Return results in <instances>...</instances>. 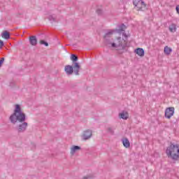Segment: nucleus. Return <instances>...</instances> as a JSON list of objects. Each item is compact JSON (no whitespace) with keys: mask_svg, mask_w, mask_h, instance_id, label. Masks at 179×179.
Here are the masks:
<instances>
[{"mask_svg":"<svg viewBox=\"0 0 179 179\" xmlns=\"http://www.w3.org/2000/svg\"><path fill=\"white\" fill-rule=\"evenodd\" d=\"M9 120L11 124H16V122H20L16 127L15 129L18 134H23L27 129L29 123L26 121V114L22 110V107L19 104H15L13 113L10 116Z\"/></svg>","mask_w":179,"mask_h":179,"instance_id":"1","label":"nucleus"},{"mask_svg":"<svg viewBox=\"0 0 179 179\" xmlns=\"http://www.w3.org/2000/svg\"><path fill=\"white\" fill-rule=\"evenodd\" d=\"M125 29H127V26L124 24H122L119 26L118 29H112L108 31L103 36L105 40L106 45H110L112 48H116L118 50H125L127 47H128V42L124 39L121 38V36L117 38V43H111L110 38H111V36L114 34V33H122V31H125Z\"/></svg>","mask_w":179,"mask_h":179,"instance_id":"2","label":"nucleus"},{"mask_svg":"<svg viewBox=\"0 0 179 179\" xmlns=\"http://www.w3.org/2000/svg\"><path fill=\"white\" fill-rule=\"evenodd\" d=\"M166 156L169 159H171L173 162H178L179 160V145L170 143L166 150Z\"/></svg>","mask_w":179,"mask_h":179,"instance_id":"3","label":"nucleus"},{"mask_svg":"<svg viewBox=\"0 0 179 179\" xmlns=\"http://www.w3.org/2000/svg\"><path fill=\"white\" fill-rule=\"evenodd\" d=\"M133 4L134 5L135 8H137V10H141V12L148 10V5L142 0H134Z\"/></svg>","mask_w":179,"mask_h":179,"instance_id":"4","label":"nucleus"},{"mask_svg":"<svg viewBox=\"0 0 179 179\" xmlns=\"http://www.w3.org/2000/svg\"><path fill=\"white\" fill-rule=\"evenodd\" d=\"M174 107H169L165 110V118L170 120L174 115Z\"/></svg>","mask_w":179,"mask_h":179,"instance_id":"5","label":"nucleus"},{"mask_svg":"<svg viewBox=\"0 0 179 179\" xmlns=\"http://www.w3.org/2000/svg\"><path fill=\"white\" fill-rule=\"evenodd\" d=\"M92 136H93V133L90 129H87L84 131L82 135V138L84 141H87L88 139H90Z\"/></svg>","mask_w":179,"mask_h":179,"instance_id":"6","label":"nucleus"},{"mask_svg":"<svg viewBox=\"0 0 179 179\" xmlns=\"http://www.w3.org/2000/svg\"><path fill=\"white\" fill-rule=\"evenodd\" d=\"M71 66L73 67L75 75H79V71H80V64H79L78 62H76L73 63Z\"/></svg>","mask_w":179,"mask_h":179,"instance_id":"7","label":"nucleus"},{"mask_svg":"<svg viewBox=\"0 0 179 179\" xmlns=\"http://www.w3.org/2000/svg\"><path fill=\"white\" fill-rule=\"evenodd\" d=\"M29 44L34 47L37 45V36H31L29 37Z\"/></svg>","mask_w":179,"mask_h":179,"instance_id":"8","label":"nucleus"},{"mask_svg":"<svg viewBox=\"0 0 179 179\" xmlns=\"http://www.w3.org/2000/svg\"><path fill=\"white\" fill-rule=\"evenodd\" d=\"M64 71L66 72V75H72L75 71L73 70V67L71 65H66L64 67Z\"/></svg>","mask_w":179,"mask_h":179,"instance_id":"9","label":"nucleus"},{"mask_svg":"<svg viewBox=\"0 0 179 179\" xmlns=\"http://www.w3.org/2000/svg\"><path fill=\"white\" fill-rule=\"evenodd\" d=\"M134 52L138 55V57H145V50L141 48L135 49Z\"/></svg>","mask_w":179,"mask_h":179,"instance_id":"10","label":"nucleus"},{"mask_svg":"<svg viewBox=\"0 0 179 179\" xmlns=\"http://www.w3.org/2000/svg\"><path fill=\"white\" fill-rule=\"evenodd\" d=\"M80 149L82 148L79 145H73L71 148V155L73 156V155H75L78 150H80Z\"/></svg>","mask_w":179,"mask_h":179,"instance_id":"11","label":"nucleus"},{"mask_svg":"<svg viewBox=\"0 0 179 179\" xmlns=\"http://www.w3.org/2000/svg\"><path fill=\"white\" fill-rule=\"evenodd\" d=\"M122 142L123 146L126 148H128L131 146V143H129V140H128L127 138H122Z\"/></svg>","mask_w":179,"mask_h":179,"instance_id":"12","label":"nucleus"},{"mask_svg":"<svg viewBox=\"0 0 179 179\" xmlns=\"http://www.w3.org/2000/svg\"><path fill=\"white\" fill-rule=\"evenodd\" d=\"M129 113L128 112L123 110L122 113H119V117L122 120H127L129 117Z\"/></svg>","mask_w":179,"mask_h":179,"instance_id":"13","label":"nucleus"},{"mask_svg":"<svg viewBox=\"0 0 179 179\" xmlns=\"http://www.w3.org/2000/svg\"><path fill=\"white\" fill-rule=\"evenodd\" d=\"M1 37L5 40H9L10 38V34L8 31H4L1 34Z\"/></svg>","mask_w":179,"mask_h":179,"instance_id":"14","label":"nucleus"},{"mask_svg":"<svg viewBox=\"0 0 179 179\" xmlns=\"http://www.w3.org/2000/svg\"><path fill=\"white\" fill-rule=\"evenodd\" d=\"M173 51V49L171 48H169V46H165L164 49V52L166 55H170L171 54V52Z\"/></svg>","mask_w":179,"mask_h":179,"instance_id":"15","label":"nucleus"},{"mask_svg":"<svg viewBox=\"0 0 179 179\" xmlns=\"http://www.w3.org/2000/svg\"><path fill=\"white\" fill-rule=\"evenodd\" d=\"M70 59L71 61H72L73 63L78 62V59H79V57H78V55L75 54H71L70 57Z\"/></svg>","mask_w":179,"mask_h":179,"instance_id":"16","label":"nucleus"},{"mask_svg":"<svg viewBox=\"0 0 179 179\" xmlns=\"http://www.w3.org/2000/svg\"><path fill=\"white\" fill-rule=\"evenodd\" d=\"M169 30H170V31H171L172 33H174V31H176V30H177V28L176 27V24H172L169 27Z\"/></svg>","mask_w":179,"mask_h":179,"instance_id":"17","label":"nucleus"},{"mask_svg":"<svg viewBox=\"0 0 179 179\" xmlns=\"http://www.w3.org/2000/svg\"><path fill=\"white\" fill-rule=\"evenodd\" d=\"M48 19L50 22H57V18L53 15H49Z\"/></svg>","mask_w":179,"mask_h":179,"instance_id":"18","label":"nucleus"},{"mask_svg":"<svg viewBox=\"0 0 179 179\" xmlns=\"http://www.w3.org/2000/svg\"><path fill=\"white\" fill-rule=\"evenodd\" d=\"M39 44H41V45H45V47H48V42L44 40H41L39 41Z\"/></svg>","mask_w":179,"mask_h":179,"instance_id":"19","label":"nucleus"},{"mask_svg":"<svg viewBox=\"0 0 179 179\" xmlns=\"http://www.w3.org/2000/svg\"><path fill=\"white\" fill-rule=\"evenodd\" d=\"M93 178H94V175L89 174L86 176H84L83 179H93Z\"/></svg>","mask_w":179,"mask_h":179,"instance_id":"20","label":"nucleus"},{"mask_svg":"<svg viewBox=\"0 0 179 179\" xmlns=\"http://www.w3.org/2000/svg\"><path fill=\"white\" fill-rule=\"evenodd\" d=\"M107 132L110 135H114V129H113L111 127L107 128Z\"/></svg>","mask_w":179,"mask_h":179,"instance_id":"21","label":"nucleus"},{"mask_svg":"<svg viewBox=\"0 0 179 179\" xmlns=\"http://www.w3.org/2000/svg\"><path fill=\"white\" fill-rule=\"evenodd\" d=\"M96 13H97V15H99V16H101V15H103V10L97 9L96 10Z\"/></svg>","mask_w":179,"mask_h":179,"instance_id":"22","label":"nucleus"},{"mask_svg":"<svg viewBox=\"0 0 179 179\" xmlns=\"http://www.w3.org/2000/svg\"><path fill=\"white\" fill-rule=\"evenodd\" d=\"M3 62H5V57H1L0 59V68L3 65Z\"/></svg>","mask_w":179,"mask_h":179,"instance_id":"23","label":"nucleus"},{"mask_svg":"<svg viewBox=\"0 0 179 179\" xmlns=\"http://www.w3.org/2000/svg\"><path fill=\"white\" fill-rule=\"evenodd\" d=\"M5 45L3 41L0 40V50Z\"/></svg>","mask_w":179,"mask_h":179,"instance_id":"24","label":"nucleus"},{"mask_svg":"<svg viewBox=\"0 0 179 179\" xmlns=\"http://www.w3.org/2000/svg\"><path fill=\"white\" fill-rule=\"evenodd\" d=\"M123 35L124 36V37H126V38L128 37V36H127V34L123 33Z\"/></svg>","mask_w":179,"mask_h":179,"instance_id":"25","label":"nucleus"}]
</instances>
